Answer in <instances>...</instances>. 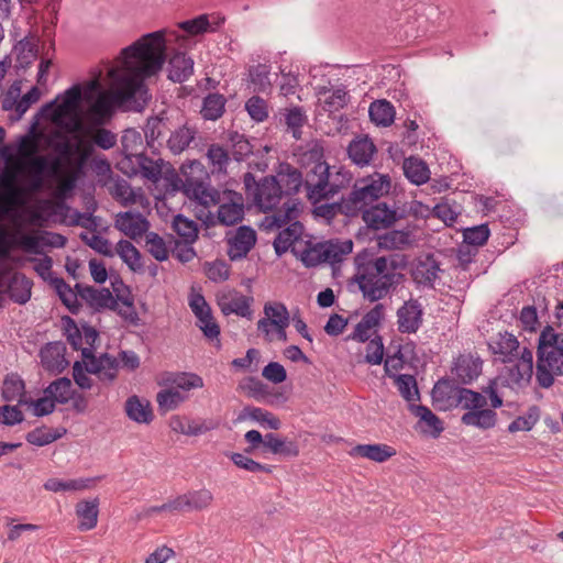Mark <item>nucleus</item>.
Masks as SVG:
<instances>
[{
	"instance_id": "60",
	"label": "nucleus",
	"mask_w": 563,
	"mask_h": 563,
	"mask_svg": "<svg viewBox=\"0 0 563 563\" xmlns=\"http://www.w3.org/2000/svg\"><path fill=\"white\" fill-rule=\"evenodd\" d=\"M146 244L150 246V254L158 262L168 260V250L164 239L156 232L146 233Z\"/></svg>"
},
{
	"instance_id": "51",
	"label": "nucleus",
	"mask_w": 563,
	"mask_h": 563,
	"mask_svg": "<svg viewBox=\"0 0 563 563\" xmlns=\"http://www.w3.org/2000/svg\"><path fill=\"white\" fill-rule=\"evenodd\" d=\"M178 26L192 36L217 31V27H212L208 14H200L194 19L181 21Z\"/></svg>"
},
{
	"instance_id": "28",
	"label": "nucleus",
	"mask_w": 563,
	"mask_h": 563,
	"mask_svg": "<svg viewBox=\"0 0 563 563\" xmlns=\"http://www.w3.org/2000/svg\"><path fill=\"white\" fill-rule=\"evenodd\" d=\"M302 230V223L299 221H294L277 234L273 242V247L278 257L286 253L289 247L300 239Z\"/></svg>"
},
{
	"instance_id": "30",
	"label": "nucleus",
	"mask_w": 563,
	"mask_h": 563,
	"mask_svg": "<svg viewBox=\"0 0 563 563\" xmlns=\"http://www.w3.org/2000/svg\"><path fill=\"white\" fill-rule=\"evenodd\" d=\"M196 133L195 128H189L186 123H181L180 121L170 133L167 140V147L174 155L180 154L189 146Z\"/></svg>"
},
{
	"instance_id": "16",
	"label": "nucleus",
	"mask_w": 563,
	"mask_h": 563,
	"mask_svg": "<svg viewBox=\"0 0 563 563\" xmlns=\"http://www.w3.org/2000/svg\"><path fill=\"white\" fill-rule=\"evenodd\" d=\"M457 384L455 378L450 377H442L435 383L431 391V397L433 404L438 406V409L459 407L456 399L463 386H459Z\"/></svg>"
},
{
	"instance_id": "31",
	"label": "nucleus",
	"mask_w": 563,
	"mask_h": 563,
	"mask_svg": "<svg viewBox=\"0 0 563 563\" xmlns=\"http://www.w3.org/2000/svg\"><path fill=\"white\" fill-rule=\"evenodd\" d=\"M213 495L209 489H199L188 492L178 496V503L181 510H202L210 506Z\"/></svg>"
},
{
	"instance_id": "23",
	"label": "nucleus",
	"mask_w": 563,
	"mask_h": 563,
	"mask_svg": "<svg viewBox=\"0 0 563 563\" xmlns=\"http://www.w3.org/2000/svg\"><path fill=\"white\" fill-rule=\"evenodd\" d=\"M47 235H51L52 240H45L41 236L35 235H24L19 246L29 254H42L41 245H48L53 247H64L67 243V238L60 233L55 232H44Z\"/></svg>"
},
{
	"instance_id": "46",
	"label": "nucleus",
	"mask_w": 563,
	"mask_h": 563,
	"mask_svg": "<svg viewBox=\"0 0 563 563\" xmlns=\"http://www.w3.org/2000/svg\"><path fill=\"white\" fill-rule=\"evenodd\" d=\"M378 250H400L410 244V232L406 230H391L377 236Z\"/></svg>"
},
{
	"instance_id": "57",
	"label": "nucleus",
	"mask_w": 563,
	"mask_h": 563,
	"mask_svg": "<svg viewBox=\"0 0 563 563\" xmlns=\"http://www.w3.org/2000/svg\"><path fill=\"white\" fill-rule=\"evenodd\" d=\"M156 400L158 409L166 412L175 410L185 400V396L179 390L169 388L161 390L156 396Z\"/></svg>"
},
{
	"instance_id": "32",
	"label": "nucleus",
	"mask_w": 563,
	"mask_h": 563,
	"mask_svg": "<svg viewBox=\"0 0 563 563\" xmlns=\"http://www.w3.org/2000/svg\"><path fill=\"white\" fill-rule=\"evenodd\" d=\"M84 300L96 311L101 309L117 310L118 308L117 297H113L111 291L104 287L100 290L92 286L89 287V289H86V299Z\"/></svg>"
},
{
	"instance_id": "20",
	"label": "nucleus",
	"mask_w": 563,
	"mask_h": 563,
	"mask_svg": "<svg viewBox=\"0 0 563 563\" xmlns=\"http://www.w3.org/2000/svg\"><path fill=\"white\" fill-rule=\"evenodd\" d=\"M377 147L368 135L354 137L347 146L349 158L358 167L368 166Z\"/></svg>"
},
{
	"instance_id": "13",
	"label": "nucleus",
	"mask_w": 563,
	"mask_h": 563,
	"mask_svg": "<svg viewBox=\"0 0 563 563\" xmlns=\"http://www.w3.org/2000/svg\"><path fill=\"white\" fill-rule=\"evenodd\" d=\"M398 331L404 334L416 333L423 323V308L418 299L410 298L397 309Z\"/></svg>"
},
{
	"instance_id": "17",
	"label": "nucleus",
	"mask_w": 563,
	"mask_h": 563,
	"mask_svg": "<svg viewBox=\"0 0 563 563\" xmlns=\"http://www.w3.org/2000/svg\"><path fill=\"white\" fill-rule=\"evenodd\" d=\"M114 228L135 240L148 232L150 221L139 211H124L115 216Z\"/></svg>"
},
{
	"instance_id": "56",
	"label": "nucleus",
	"mask_w": 563,
	"mask_h": 563,
	"mask_svg": "<svg viewBox=\"0 0 563 563\" xmlns=\"http://www.w3.org/2000/svg\"><path fill=\"white\" fill-rule=\"evenodd\" d=\"M269 68L265 64L251 66L249 69L250 81L254 85L257 92H266L271 88Z\"/></svg>"
},
{
	"instance_id": "14",
	"label": "nucleus",
	"mask_w": 563,
	"mask_h": 563,
	"mask_svg": "<svg viewBox=\"0 0 563 563\" xmlns=\"http://www.w3.org/2000/svg\"><path fill=\"white\" fill-rule=\"evenodd\" d=\"M230 246L228 256L232 262L243 260L257 242L256 231L251 225H240L235 234L227 240Z\"/></svg>"
},
{
	"instance_id": "53",
	"label": "nucleus",
	"mask_w": 563,
	"mask_h": 563,
	"mask_svg": "<svg viewBox=\"0 0 563 563\" xmlns=\"http://www.w3.org/2000/svg\"><path fill=\"white\" fill-rule=\"evenodd\" d=\"M240 388L246 391L249 397L257 401L264 400L272 395L269 386L255 376L246 377L243 383L240 384Z\"/></svg>"
},
{
	"instance_id": "24",
	"label": "nucleus",
	"mask_w": 563,
	"mask_h": 563,
	"mask_svg": "<svg viewBox=\"0 0 563 563\" xmlns=\"http://www.w3.org/2000/svg\"><path fill=\"white\" fill-rule=\"evenodd\" d=\"M33 282L23 273H14L8 283L9 298L19 305H25L32 295Z\"/></svg>"
},
{
	"instance_id": "43",
	"label": "nucleus",
	"mask_w": 563,
	"mask_h": 563,
	"mask_svg": "<svg viewBox=\"0 0 563 563\" xmlns=\"http://www.w3.org/2000/svg\"><path fill=\"white\" fill-rule=\"evenodd\" d=\"M13 49L16 52V62L23 69L29 68L37 57V41H31L30 36L19 40Z\"/></svg>"
},
{
	"instance_id": "37",
	"label": "nucleus",
	"mask_w": 563,
	"mask_h": 563,
	"mask_svg": "<svg viewBox=\"0 0 563 563\" xmlns=\"http://www.w3.org/2000/svg\"><path fill=\"white\" fill-rule=\"evenodd\" d=\"M115 251L132 272L141 273L143 271V264L141 263L142 254L132 242L123 239L120 240L117 243Z\"/></svg>"
},
{
	"instance_id": "9",
	"label": "nucleus",
	"mask_w": 563,
	"mask_h": 563,
	"mask_svg": "<svg viewBox=\"0 0 563 563\" xmlns=\"http://www.w3.org/2000/svg\"><path fill=\"white\" fill-rule=\"evenodd\" d=\"M543 346V358L555 365V374L563 375V334L547 324L540 332L537 347Z\"/></svg>"
},
{
	"instance_id": "34",
	"label": "nucleus",
	"mask_w": 563,
	"mask_h": 563,
	"mask_svg": "<svg viewBox=\"0 0 563 563\" xmlns=\"http://www.w3.org/2000/svg\"><path fill=\"white\" fill-rule=\"evenodd\" d=\"M488 346L494 354L504 356V363H509L512 362L514 353L517 352L519 347V341L514 334L505 332L499 333L495 341L488 343Z\"/></svg>"
},
{
	"instance_id": "1",
	"label": "nucleus",
	"mask_w": 563,
	"mask_h": 563,
	"mask_svg": "<svg viewBox=\"0 0 563 563\" xmlns=\"http://www.w3.org/2000/svg\"><path fill=\"white\" fill-rule=\"evenodd\" d=\"M46 144L53 151V155L41 156L30 152L23 155L27 158L24 167L31 173L27 186L32 191L41 190L45 178L60 175L79 153V144L70 142L60 132H54L47 139Z\"/></svg>"
},
{
	"instance_id": "54",
	"label": "nucleus",
	"mask_w": 563,
	"mask_h": 563,
	"mask_svg": "<svg viewBox=\"0 0 563 563\" xmlns=\"http://www.w3.org/2000/svg\"><path fill=\"white\" fill-rule=\"evenodd\" d=\"M540 418V408L537 405L529 407L526 416L517 417L509 426L508 431L515 433L517 431H530Z\"/></svg>"
},
{
	"instance_id": "18",
	"label": "nucleus",
	"mask_w": 563,
	"mask_h": 563,
	"mask_svg": "<svg viewBox=\"0 0 563 563\" xmlns=\"http://www.w3.org/2000/svg\"><path fill=\"white\" fill-rule=\"evenodd\" d=\"M65 354V343L62 341L48 342L40 351L41 363L45 369L59 374L69 365Z\"/></svg>"
},
{
	"instance_id": "19",
	"label": "nucleus",
	"mask_w": 563,
	"mask_h": 563,
	"mask_svg": "<svg viewBox=\"0 0 563 563\" xmlns=\"http://www.w3.org/2000/svg\"><path fill=\"white\" fill-rule=\"evenodd\" d=\"M275 175L278 176L284 196H295L300 191L302 186L305 187L301 170L288 162H279L275 168Z\"/></svg>"
},
{
	"instance_id": "38",
	"label": "nucleus",
	"mask_w": 563,
	"mask_h": 563,
	"mask_svg": "<svg viewBox=\"0 0 563 563\" xmlns=\"http://www.w3.org/2000/svg\"><path fill=\"white\" fill-rule=\"evenodd\" d=\"M249 417L251 420L260 422L261 424L272 429L279 430L282 427V421L278 417L274 416L272 412L264 410L260 407L246 406L243 408L241 413L239 415L238 420H243Z\"/></svg>"
},
{
	"instance_id": "7",
	"label": "nucleus",
	"mask_w": 563,
	"mask_h": 563,
	"mask_svg": "<svg viewBox=\"0 0 563 563\" xmlns=\"http://www.w3.org/2000/svg\"><path fill=\"white\" fill-rule=\"evenodd\" d=\"M402 214H399L397 210L390 207L387 202H377L369 208L363 207L362 219L366 223L365 228H361L356 234V239H360L363 231L368 229L378 231L393 227Z\"/></svg>"
},
{
	"instance_id": "29",
	"label": "nucleus",
	"mask_w": 563,
	"mask_h": 563,
	"mask_svg": "<svg viewBox=\"0 0 563 563\" xmlns=\"http://www.w3.org/2000/svg\"><path fill=\"white\" fill-rule=\"evenodd\" d=\"M75 511L77 517L81 520L78 528L81 531L91 530L98 522L99 499L80 500L76 504Z\"/></svg>"
},
{
	"instance_id": "33",
	"label": "nucleus",
	"mask_w": 563,
	"mask_h": 563,
	"mask_svg": "<svg viewBox=\"0 0 563 563\" xmlns=\"http://www.w3.org/2000/svg\"><path fill=\"white\" fill-rule=\"evenodd\" d=\"M368 114L371 121L377 126H390L395 120V108L386 99L376 100L371 103Z\"/></svg>"
},
{
	"instance_id": "2",
	"label": "nucleus",
	"mask_w": 563,
	"mask_h": 563,
	"mask_svg": "<svg viewBox=\"0 0 563 563\" xmlns=\"http://www.w3.org/2000/svg\"><path fill=\"white\" fill-rule=\"evenodd\" d=\"M165 35V30L146 33L122 48L121 57L129 70L141 79L150 78L162 70L167 58Z\"/></svg>"
},
{
	"instance_id": "21",
	"label": "nucleus",
	"mask_w": 563,
	"mask_h": 563,
	"mask_svg": "<svg viewBox=\"0 0 563 563\" xmlns=\"http://www.w3.org/2000/svg\"><path fill=\"white\" fill-rule=\"evenodd\" d=\"M439 272H441L440 263L432 253H428L424 260H417V263L411 269V277L418 285L434 288V282L438 278Z\"/></svg>"
},
{
	"instance_id": "8",
	"label": "nucleus",
	"mask_w": 563,
	"mask_h": 563,
	"mask_svg": "<svg viewBox=\"0 0 563 563\" xmlns=\"http://www.w3.org/2000/svg\"><path fill=\"white\" fill-rule=\"evenodd\" d=\"M189 307L197 318L196 325L202 331L205 338L210 341L216 339L218 346H220V325L214 320L211 307L206 301L203 295L199 292L191 295Z\"/></svg>"
},
{
	"instance_id": "12",
	"label": "nucleus",
	"mask_w": 563,
	"mask_h": 563,
	"mask_svg": "<svg viewBox=\"0 0 563 563\" xmlns=\"http://www.w3.org/2000/svg\"><path fill=\"white\" fill-rule=\"evenodd\" d=\"M64 110L60 108L57 99H53L43 104L34 117V121L27 134L21 135L18 141V151L21 155L30 153H36L37 151V134L35 128L41 118L44 119H56Z\"/></svg>"
},
{
	"instance_id": "58",
	"label": "nucleus",
	"mask_w": 563,
	"mask_h": 563,
	"mask_svg": "<svg viewBox=\"0 0 563 563\" xmlns=\"http://www.w3.org/2000/svg\"><path fill=\"white\" fill-rule=\"evenodd\" d=\"M89 479H69L63 481L56 477L48 478L44 483V488L49 492L80 490L87 487Z\"/></svg>"
},
{
	"instance_id": "4",
	"label": "nucleus",
	"mask_w": 563,
	"mask_h": 563,
	"mask_svg": "<svg viewBox=\"0 0 563 563\" xmlns=\"http://www.w3.org/2000/svg\"><path fill=\"white\" fill-rule=\"evenodd\" d=\"M456 404L462 409L467 410L462 417L461 422L465 426L476 427L483 430L492 429L496 426L497 413L493 409L485 408L487 399L482 393L463 387L457 396Z\"/></svg>"
},
{
	"instance_id": "11",
	"label": "nucleus",
	"mask_w": 563,
	"mask_h": 563,
	"mask_svg": "<svg viewBox=\"0 0 563 563\" xmlns=\"http://www.w3.org/2000/svg\"><path fill=\"white\" fill-rule=\"evenodd\" d=\"M181 114L178 110L166 111L163 110L155 117H150L146 120L144 134L146 143L150 147L154 146V142L163 137L167 132L172 133L179 124Z\"/></svg>"
},
{
	"instance_id": "50",
	"label": "nucleus",
	"mask_w": 563,
	"mask_h": 563,
	"mask_svg": "<svg viewBox=\"0 0 563 563\" xmlns=\"http://www.w3.org/2000/svg\"><path fill=\"white\" fill-rule=\"evenodd\" d=\"M87 209L90 210L87 213H82L78 210H75L73 218L69 221H66V218L62 217L63 219L60 222L65 223L67 225H70V227H81V228L88 229L90 231H96L97 227H98V223H97L98 217L92 214L95 212V210L97 209L96 201L92 200L91 207H88Z\"/></svg>"
},
{
	"instance_id": "6",
	"label": "nucleus",
	"mask_w": 563,
	"mask_h": 563,
	"mask_svg": "<svg viewBox=\"0 0 563 563\" xmlns=\"http://www.w3.org/2000/svg\"><path fill=\"white\" fill-rule=\"evenodd\" d=\"M391 187L388 175L375 172L372 175L356 179L353 185V199L361 200L364 207L387 195Z\"/></svg>"
},
{
	"instance_id": "15",
	"label": "nucleus",
	"mask_w": 563,
	"mask_h": 563,
	"mask_svg": "<svg viewBox=\"0 0 563 563\" xmlns=\"http://www.w3.org/2000/svg\"><path fill=\"white\" fill-rule=\"evenodd\" d=\"M483 361L472 354H460L453 362L451 373L461 385L473 384L482 374Z\"/></svg>"
},
{
	"instance_id": "3",
	"label": "nucleus",
	"mask_w": 563,
	"mask_h": 563,
	"mask_svg": "<svg viewBox=\"0 0 563 563\" xmlns=\"http://www.w3.org/2000/svg\"><path fill=\"white\" fill-rule=\"evenodd\" d=\"M243 184L246 197H251L253 203L264 213L275 210L284 197L276 175L264 176L257 181L253 173L246 172L243 175Z\"/></svg>"
},
{
	"instance_id": "64",
	"label": "nucleus",
	"mask_w": 563,
	"mask_h": 563,
	"mask_svg": "<svg viewBox=\"0 0 563 563\" xmlns=\"http://www.w3.org/2000/svg\"><path fill=\"white\" fill-rule=\"evenodd\" d=\"M245 110L256 122H263L268 118L266 101L258 96H253L245 102Z\"/></svg>"
},
{
	"instance_id": "36",
	"label": "nucleus",
	"mask_w": 563,
	"mask_h": 563,
	"mask_svg": "<svg viewBox=\"0 0 563 563\" xmlns=\"http://www.w3.org/2000/svg\"><path fill=\"white\" fill-rule=\"evenodd\" d=\"M172 228L183 239L184 244L190 245L198 240V224L181 213L174 217Z\"/></svg>"
},
{
	"instance_id": "27",
	"label": "nucleus",
	"mask_w": 563,
	"mask_h": 563,
	"mask_svg": "<svg viewBox=\"0 0 563 563\" xmlns=\"http://www.w3.org/2000/svg\"><path fill=\"white\" fill-rule=\"evenodd\" d=\"M402 169L407 179L413 185L420 186L430 179L429 166L420 157L410 156L405 158Z\"/></svg>"
},
{
	"instance_id": "49",
	"label": "nucleus",
	"mask_w": 563,
	"mask_h": 563,
	"mask_svg": "<svg viewBox=\"0 0 563 563\" xmlns=\"http://www.w3.org/2000/svg\"><path fill=\"white\" fill-rule=\"evenodd\" d=\"M228 140L232 145V156L236 162L244 161L253 153V145L244 134H240L238 131H229Z\"/></svg>"
},
{
	"instance_id": "48",
	"label": "nucleus",
	"mask_w": 563,
	"mask_h": 563,
	"mask_svg": "<svg viewBox=\"0 0 563 563\" xmlns=\"http://www.w3.org/2000/svg\"><path fill=\"white\" fill-rule=\"evenodd\" d=\"M409 410L432 430L434 438L439 437L444 430L442 420L427 406L410 404Z\"/></svg>"
},
{
	"instance_id": "35",
	"label": "nucleus",
	"mask_w": 563,
	"mask_h": 563,
	"mask_svg": "<svg viewBox=\"0 0 563 563\" xmlns=\"http://www.w3.org/2000/svg\"><path fill=\"white\" fill-rule=\"evenodd\" d=\"M353 282L358 284V288L363 296L371 302L378 301L387 295V292L383 290L378 278H374V275L357 274L353 277Z\"/></svg>"
},
{
	"instance_id": "25",
	"label": "nucleus",
	"mask_w": 563,
	"mask_h": 563,
	"mask_svg": "<svg viewBox=\"0 0 563 563\" xmlns=\"http://www.w3.org/2000/svg\"><path fill=\"white\" fill-rule=\"evenodd\" d=\"M168 79L181 84L186 81L194 71V60L184 52H177L168 62Z\"/></svg>"
},
{
	"instance_id": "52",
	"label": "nucleus",
	"mask_w": 563,
	"mask_h": 563,
	"mask_svg": "<svg viewBox=\"0 0 563 563\" xmlns=\"http://www.w3.org/2000/svg\"><path fill=\"white\" fill-rule=\"evenodd\" d=\"M490 230L487 223H482L463 230V243L478 247L487 243Z\"/></svg>"
},
{
	"instance_id": "55",
	"label": "nucleus",
	"mask_w": 563,
	"mask_h": 563,
	"mask_svg": "<svg viewBox=\"0 0 563 563\" xmlns=\"http://www.w3.org/2000/svg\"><path fill=\"white\" fill-rule=\"evenodd\" d=\"M234 465L239 468L245 470L251 473L264 472L272 473L273 466L267 464H261L260 462L254 461L243 453L232 452L227 454Z\"/></svg>"
},
{
	"instance_id": "63",
	"label": "nucleus",
	"mask_w": 563,
	"mask_h": 563,
	"mask_svg": "<svg viewBox=\"0 0 563 563\" xmlns=\"http://www.w3.org/2000/svg\"><path fill=\"white\" fill-rule=\"evenodd\" d=\"M19 405H26L33 407V415L35 417L48 416L55 410V404H53L49 397H42L38 399L22 398L18 400Z\"/></svg>"
},
{
	"instance_id": "44",
	"label": "nucleus",
	"mask_w": 563,
	"mask_h": 563,
	"mask_svg": "<svg viewBox=\"0 0 563 563\" xmlns=\"http://www.w3.org/2000/svg\"><path fill=\"white\" fill-rule=\"evenodd\" d=\"M1 396L5 401L26 398L25 383L18 373H10L4 376Z\"/></svg>"
},
{
	"instance_id": "45",
	"label": "nucleus",
	"mask_w": 563,
	"mask_h": 563,
	"mask_svg": "<svg viewBox=\"0 0 563 563\" xmlns=\"http://www.w3.org/2000/svg\"><path fill=\"white\" fill-rule=\"evenodd\" d=\"M227 99L223 95L213 92L203 98L201 114L205 120L216 121L225 110Z\"/></svg>"
},
{
	"instance_id": "62",
	"label": "nucleus",
	"mask_w": 563,
	"mask_h": 563,
	"mask_svg": "<svg viewBox=\"0 0 563 563\" xmlns=\"http://www.w3.org/2000/svg\"><path fill=\"white\" fill-rule=\"evenodd\" d=\"M384 351L383 338L375 335L373 339L368 340L364 362L371 365L382 364L384 361Z\"/></svg>"
},
{
	"instance_id": "59",
	"label": "nucleus",
	"mask_w": 563,
	"mask_h": 563,
	"mask_svg": "<svg viewBox=\"0 0 563 563\" xmlns=\"http://www.w3.org/2000/svg\"><path fill=\"white\" fill-rule=\"evenodd\" d=\"M203 268L207 277L214 283L228 280L230 277V266L223 260L206 262Z\"/></svg>"
},
{
	"instance_id": "10",
	"label": "nucleus",
	"mask_w": 563,
	"mask_h": 563,
	"mask_svg": "<svg viewBox=\"0 0 563 563\" xmlns=\"http://www.w3.org/2000/svg\"><path fill=\"white\" fill-rule=\"evenodd\" d=\"M88 154H82L80 163L77 168L68 173L60 179L56 190V197L58 201L55 203L52 214L67 218V213L70 211V207L66 203V200L71 198L77 187L79 178L84 175V164L87 159Z\"/></svg>"
},
{
	"instance_id": "39",
	"label": "nucleus",
	"mask_w": 563,
	"mask_h": 563,
	"mask_svg": "<svg viewBox=\"0 0 563 563\" xmlns=\"http://www.w3.org/2000/svg\"><path fill=\"white\" fill-rule=\"evenodd\" d=\"M400 396L410 404L420 400V391L417 380L410 374H391Z\"/></svg>"
},
{
	"instance_id": "42",
	"label": "nucleus",
	"mask_w": 563,
	"mask_h": 563,
	"mask_svg": "<svg viewBox=\"0 0 563 563\" xmlns=\"http://www.w3.org/2000/svg\"><path fill=\"white\" fill-rule=\"evenodd\" d=\"M543 346L537 347V372L538 385L542 388H550L554 384L555 365L543 358Z\"/></svg>"
},
{
	"instance_id": "5",
	"label": "nucleus",
	"mask_w": 563,
	"mask_h": 563,
	"mask_svg": "<svg viewBox=\"0 0 563 563\" xmlns=\"http://www.w3.org/2000/svg\"><path fill=\"white\" fill-rule=\"evenodd\" d=\"M353 242L352 240H329L325 242H318L312 244L307 243V247L299 255L296 249H291V253L295 256H299L303 266L312 268L322 263L334 264L342 261V256L352 253Z\"/></svg>"
},
{
	"instance_id": "22",
	"label": "nucleus",
	"mask_w": 563,
	"mask_h": 563,
	"mask_svg": "<svg viewBox=\"0 0 563 563\" xmlns=\"http://www.w3.org/2000/svg\"><path fill=\"white\" fill-rule=\"evenodd\" d=\"M133 97V90H130L126 93L114 92L109 96L99 92L95 102L91 104V112L99 118H111L115 104H120L125 100L132 99Z\"/></svg>"
},
{
	"instance_id": "61",
	"label": "nucleus",
	"mask_w": 563,
	"mask_h": 563,
	"mask_svg": "<svg viewBox=\"0 0 563 563\" xmlns=\"http://www.w3.org/2000/svg\"><path fill=\"white\" fill-rule=\"evenodd\" d=\"M62 323L67 342L73 350L79 351V349H81L82 333L78 329L76 321L69 316H63Z\"/></svg>"
},
{
	"instance_id": "41",
	"label": "nucleus",
	"mask_w": 563,
	"mask_h": 563,
	"mask_svg": "<svg viewBox=\"0 0 563 563\" xmlns=\"http://www.w3.org/2000/svg\"><path fill=\"white\" fill-rule=\"evenodd\" d=\"M319 172L322 174L320 179H317L316 183H311V180H305V188L307 190V199L316 206L321 200L327 199L325 188L329 186L330 178V167L321 168L319 167Z\"/></svg>"
},
{
	"instance_id": "26",
	"label": "nucleus",
	"mask_w": 563,
	"mask_h": 563,
	"mask_svg": "<svg viewBox=\"0 0 563 563\" xmlns=\"http://www.w3.org/2000/svg\"><path fill=\"white\" fill-rule=\"evenodd\" d=\"M396 450L384 443L357 444L351 450V455L366 457L371 461L383 463L396 455Z\"/></svg>"
},
{
	"instance_id": "40",
	"label": "nucleus",
	"mask_w": 563,
	"mask_h": 563,
	"mask_svg": "<svg viewBox=\"0 0 563 563\" xmlns=\"http://www.w3.org/2000/svg\"><path fill=\"white\" fill-rule=\"evenodd\" d=\"M126 416L137 423H150L153 420V411L148 402H141L136 395L128 398L125 401Z\"/></svg>"
},
{
	"instance_id": "47",
	"label": "nucleus",
	"mask_w": 563,
	"mask_h": 563,
	"mask_svg": "<svg viewBox=\"0 0 563 563\" xmlns=\"http://www.w3.org/2000/svg\"><path fill=\"white\" fill-rule=\"evenodd\" d=\"M244 214V205L224 202L218 208L217 220L221 225L231 227L242 222Z\"/></svg>"
}]
</instances>
